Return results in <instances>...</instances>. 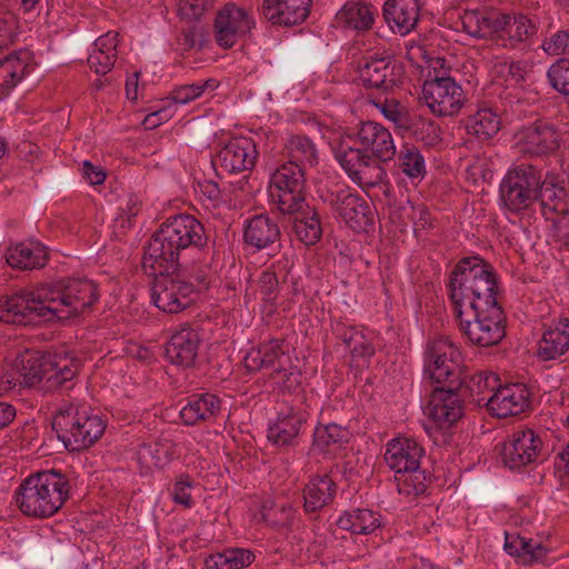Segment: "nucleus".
Here are the masks:
<instances>
[{
	"label": "nucleus",
	"mask_w": 569,
	"mask_h": 569,
	"mask_svg": "<svg viewBox=\"0 0 569 569\" xmlns=\"http://www.w3.org/2000/svg\"><path fill=\"white\" fill-rule=\"evenodd\" d=\"M498 274L480 254L453 266L447 291L462 336L480 348L498 346L506 337V313L497 300Z\"/></svg>",
	"instance_id": "1"
},
{
	"label": "nucleus",
	"mask_w": 569,
	"mask_h": 569,
	"mask_svg": "<svg viewBox=\"0 0 569 569\" xmlns=\"http://www.w3.org/2000/svg\"><path fill=\"white\" fill-rule=\"evenodd\" d=\"M98 299L93 281L68 278L0 299V322L33 326L53 319L67 320L90 312Z\"/></svg>",
	"instance_id": "2"
},
{
	"label": "nucleus",
	"mask_w": 569,
	"mask_h": 569,
	"mask_svg": "<svg viewBox=\"0 0 569 569\" xmlns=\"http://www.w3.org/2000/svg\"><path fill=\"white\" fill-rule=\"evenodd\" d=\"M178 214L170 216L152 236L142 257V269L156 277L152 300L162 311L178 313Z\"/></svg>",
	"instance_id": "3"
},
{
	"label": "nucleus",
	"mask_w": 569,
	"mask_h": 569,
	"mask_svg": "<svg viewBox=\"0 0 569 569\" xmlns=\"http://www.w3.org/2000/svg\"><path fill=\"white\" fill-rule=\"evenodd\" d=\"M68 476L57 469L27 477L14 492L18 509L27 517L46 519L54 516L70 498Z\"/></svg>",
	"instance_id": "4"
},
{
	"label": "nucleus",
	"mask_w": 569,
	"mask_h": 569,
	"mask_svg": "<svg viewBox=\"0 0 569 569\" xmlns=\"http://www.w3.org/2000/svg\"><path fill=\"white\" fill-rule=\"evenodd\" d=\"M207 243L203 224L191 214L180 213V297L208 289Z\"/></svg>",
	"instance_id": "5"
},
{
	"label": "nucleus",
	"mask_w": 569,
	"mask_h": 569,
	"mask_svg": "<svg viewBox=\"0 0 569 569\" xmlns=\"http://www.w3.org/2000/svg\"><path fill=\"white\" fill-rule=\"evenodd\" d=\"M51 427L68 451L78 452L91 447L103 435L106 422L86 407L64 403L53 415Z\"/></svg>",
	"instance_id": "6"
},
{
	"label": "nucleus",
	"mask_w": 569,
	"mask_h": 569,
	"mask_svg": "<svg viewBox=\"0 0 569 569\" xmlns=\"http://www.w3.org/2000/svg\"><path fill=\"white\" fill-rule=\"evenodd\" d=\"M541 169L531 163H520L510 168L499 184V197L505 209L521 213L537 203V190Z\"/></svg>",
	"instance_id": "7"
},
{
	"label": "nucleus",
	"mask_w": 569,
	"mask_h": 569,
	"mask_svg": "<svg viewBox=\"0 0 569 569\" xmlns=\"http://www.w3.org/2000/svg\"><path fill=\"white\" fill-rule=\"evenodd\" d=\"M269 194L279 213H293L307 202V179L305 168L287 161L270 176Z\"/></svg>",
	"instance_id": "8"
},
{
	"label": "nucleus",
	"mask_w": 569,
	"mask_h": 569,
	"mask_svg": "<svg viewBox=\"0 0 569 569\" xmlns=\"http://www.w3.org/2000/svg\"><path fill=\"white\" fill-rule=\"evenodd\" d=\"M336 219L346 223L355 232H368L375 223V209L359 193L350 188L329 191L325 198Z\"/></svg>",
	"instance_id": "9"
},
{
	"label": "nucleus",
	"mask_w": 569,
	"mask_h": 569,
	"mask_svg": "<svg viewBox=\"0 0 569 569\" xmlns=\"http://www.w3.org/2000/svg\"><path fill=\"white\" fill-rule=\"evenodd\" d=\"M461 352L449 337L430 341L425 352V377L437 385L455 382L462 372Z\"/></svg>",
	"instance_id": "10"
},
{
	"label": "nucleus",
	"mask_w": 569,
	"mask_h": 569,
	"mask_svg": "<svg viewBox=\"0 0 569 569\" xmlns=\"http://www.w3.org/2000/svg\"><path fill=\"white\" fill-rule=\"evenodd\" d=\"M422 86V98L430 111L439 117L457 114L463 106L465 92L459 83L446 72H437Z\"/></svg>",
	"instance_id": "11"
},
{
	"label": "nucleus",
	"mask_w": 569,
	"mask_h": 569,
	"mask_svg": "<svg viewBox=\"0 0 569 569\" xmlns=\"http://www.w3.org/2000/svg\"><path fill=\"white\" fill-rule=\"evenodd\" d=\"M542 447L540 435L531 428L517 429L509 440L497 445L503 465L510 469H519L536 462Z\"/></svg>",
	"instance_id": "12"
},
{
	"label": "nucleus",
	"mask_w": 569,
	"mask_h": 569,
	"mask_svg": "<svg viewBox=\"0 0 569 569\" xmlns=\"http://www.w3.org/2000/svg\"><path fill=\"white\" fill-rule=\"evenodd\" d=\"M515 139L520 152L529 157H546L560 147L556 127L542 119L520 127L515 133Z\"/></svg>",
	"instance_id": "13"
},
{
	"label": "nucleus",
	"mask_w": 569,
	"mask_h": 569,
	"mask_svg": "<svg viewBox=\"0 0 569 569\" xmlns=\"http://www.w3.org/2000/svg\"><path fill=\"white\" fill-rule=\"evenodd\" d=\"M254 26L253 18L243 8L229 2L217 12L213 22L214 40L221 48H232L240 38L250 33Z\"/></svg>",
	"instance_id": "14"
},
{
	"label": "nucleus",
	"mask_w": 569,
	"mask_h": 569,
	"mask_svg": "<svg viewBox=\"0 0 569 569\" xmlns=\"http://www.w3.org/2000/svg\"><path fill=\"white\" fill-rule=\"evenodd\" d=\"M213 6V0H180V36L183 37L184 50H200L208 34L204 21L206 12Z\"/></svg>",
	"instance_id": "15"
},
{
	"label": "nucleus",
	"mask_w": 569,
	"mask_h": 569,
	"mask_svg": "<svg viewBox=\"0 0 569 569\" xmlns=\"http://www.w3.org/2000/svg\"><path fill=\"white\" fill-rule=\"evenodd\" d=\"M358 74L366 89L387 93L399 83L402 68L391 59L368 56L359 60Z\"/></svg>",
	"instance_id": "16"
},
{
	"label": "nucleus",
	"mask_w": 569,
	"mask_h": 569,
	"mask_svg": "<svg viewBox=\"0 0 569 569\" xmlns=\"http://www.w3.org/2000/svg\"><path fill=\"white\" fill-rule=\"evenodd\" d=\"M257 158L258 151L251 138L234 137L218 151L212 164L227 173L237 174L251 171L256 166Z\"/></svg>",
	"instance_id": "17"
},
{
	"label": "nucleus",
	"mask_w": 569,
	"mask_h": 569,
	"mask_svg": "<svg viewBox=\"0 0 569 569\" xmlns=\"http://www.w3.org/2000/svg\"><path fill=\"white\" fill-rule=\"evenodd\" d=\"M348 176L360 186L375 187L387 176L386 170L362 148L349 147L337 156Z\"/></svg>",
	"instance_id": "18"
},
{
	"label": "nucleus",
	"mask_w": 569,
	"mask_h": 569,
	"mask_svg": "<svg viewBox=\"0 0 569 569\" xmlns=\"http://www.w3.org/2000/svg\"><path fill=\"white\" fill-rule=\"evenodd\" d=\"M430 395L428 416L440 429L453 426L463 415L465 400L453 383L440 385Z\"/></svg>",
	"instance_id": "19"
},
{
	"label": "nucleus",
	"mask_w": 569,
	"mask_h": 569,
	"mask_svg": "<svg viewBox=\"0 0 569 569\" xmlns=\"http://www.w3.org/2000/svg\"><path fill=\"white\" fill-rule=\"evenodd\" d=\"M291 363L284 341L271 339L251 348L244 357V366L250 372H258L263 369H273L272 379H278L286 366Z\"/></svg>",
	"instance_id": "20"
},
{
	"label": "nucleus",
	"mask_w": 569,
	"mask_h": 569,
	"mask_svg": "<svg viewBox=\"0 0 569 569\" xmlns=\"http://www.w3.org/2000/svg\"><path fill=\"white\" fill-rule=\"evenodd\" d=\"M281 230L269 213H259L247 219L242 229L243 243L254 251L280 250Z\"/></svg>",
	"instance_id": "21"
},
{
	"label": "nucleus",
	"mask_w": 569,
	"mask_h": 569,
	"mask_svg": "<svg viewBox=\"0 0 569 569\" xmlns=\"http://www.w3.org/2000/svg\"><path fill=\"white\" fill-rule=\"evenodd\" d=\"M356 137L361 148L379 164L391 160L396 154L391 133L376 121H361L356 128Z\"/></svg>",
	"instance_id": "22"
},
{
	"label": "nucleus",
	"mask_w": 569,
	"mask_h": 569,
	"mask_svg": "<svg viewBox=\"0 0 569 569\" xmlns=\"http://www.w3.org/2000/svg\"><path fill=\"white\" fill-rule=\"evenodd\" d=\"M488 411L497 418L522 413L530 406V392L525 385L511 383L497 388L487 399Z\"/></svg>",
	"instance_id": "23"
},
{
	"label": "nucleus",
	"mask_w": 569,
	"mask_h": 569,
	"mask_svg": "<svg viewBox=\"0 0 569 569\" xmlns=\"http://www.w3.org/2000/svg\"><path fill=\"white\" fill-rule=\"evenodd\" d=\"M563 181L556 172L548 171L545 176L540 174V186L537 190V202L540 206V212L546 220L555 221V216H566L569 211L567 189Z\"/></svg>",
	"instance_id": "24"
},
{
	"label": "nucleus",
	"mask_w": 569,
	"mask_h": 569,
	"mask_svg": "<svg viewBox=\"0 0 569 569\" xmlns=\"http://www.w3.org/2000/svg\"><path fill=\"white\" fill-rule=\"evenodd\" d=\"M456 390L459 391L465 402L476 405L477 407H487V399L499 387V378L492 372H477L468 376L461 372L458 379L452 382Z\"/></svg>",
	"instance_id": "25"
},
{
	"label": "nucleus",
	"mask_w": 569,
	"mask_h": 569,
	"mask_svg": "<svg viewBox=\"0 0 569 569\" xmlns=\"http://www.w3.org/2000/svg\"><path fill=\"white\" fill-rule=\"evenodd\" d=\"M423 456L425 449L418 441L402 437L387 443L385 461L397 473L418 468Z\"/></svg>",
	"instance_id": "26"
},
{
	"label": "nucleus",
	"mask_w": 569,
	"mask_h": 569,
	"mask_svg": "<svg viewBox=\"0 0 569 569\" xmlns=\"http://www.w3.org/2000/svg\"><path fill=\"white\" fill-rule=\"evenodd\" d=\"M311 0H263L261 13L273 24L295 26L310 12Z\"/></svg>",
	"instance_id": "27"
},
{
	"label": "nucleus",
	"mask_w": 569,
	"mask_h": 569,
	"mask_svg": "<svg viewBox=\"0 0 569 569\" xmlns=\"http://www.w3.org/2000/svg\"><path fill=\"white\" fill-rule=\"evenodd\" d=\"M306 422V412L293 409L280 412L274 422L269 425L267 438L276 447H293Z\"/></svg>",
	"instance_id": "28"
},
{
	"label": "nucleus",
	"mask_w": 569,
	"mask_h": 569,
	"mask_svg": "<svg viewBox=\"0 0 569 569\" xmlns=\"http://www.w3.org/2000/svg\"><path fill=\"white\" fill-rule=\"evenodd\" d=\"M463 30L471 37L478 39H496L506 26L505 17L498 12L482 10H466L461 16Z\"/></svg>",
	"instance_id": "29"
},
{
	"label": "nucleus",
	"mask_w": 569,
	"mask_h": 569,
	"mask_svg": "<svg viewBox=\"0 0 569 569\" xmlns=\"http://www.w3.org/2000/svg\"><path fill=\"white\" fill-rule=\"evenodd\" d=\"M7 263L18 270L42 269L49 261L46 246L38 241L18 242L7 248Z\"/></svg>",
	"instance_id": "30"
},
{
	"label": "nucleus",
	"mask_w": 569,
	"mask_h": 569,
	"mask_svg": "<svg viewBox=\"0 0 569 569\" xmlns=\"http://www.w3.org/2000/svg\"><path fill=\"white\" fill-rule=\"evenodd\" d=\"M180 421L186 426H194L214 417L221 408V400L212 393H192L180 399Z\"/></svg>",
	"instance_id": "31"
},
{
	"label": "nucleus",
	"mask_w": 569,
	"mask_h": 569,
	"mask_svg": "<svg viewBox=\"0 0 569 569\" xmlns=\"http://www.w3.org/2000/svg\"><path fill=\"white\" fill-rule=\"evenodd\" d=\"M419 0H387L383 17L390 28L401 36L408 34L419 20Z\"/></svg>",
	"instance_id": "32"
},
{
	"label": "nucleus",
	"mask_w": 569,
	"mask_h": 569,
	"mask_svg": "<svg viewBox=\"0 0 569 569\" xmlns=\"http://www.w3.org/2000/svg\"><path fill=\"white\" fill-rule=\"evenodd\" d=\"M54 353L40 350H26L18 358V369L22 380L21 385L32 388L42 385L48 369L52 366Z\"/></svg>",
	"instance_id": "33"
},
{
	"label": "nucleus",
	"mask_w": 569,
	"mask_h": 569,
	"mask_svg": "<svg viewBox=\"0 0 569 569\" xmlns=\"http://www.w3.org/2000/svg\"><path fill=\"white\" fill-rule=\"evenodd\" d=\"M51 367L47 371L42 389L46 391H69L76 386L79 362L69 357L54 353Z\"/></svg>",
	"instance_id": "34"
},
{
	"label": "nucleus",
	"mask_w": 569,
	"mask_h": 569,
	"mask_svg": "<svg viewBox=\"0 0 569 569\" xmlns=\"http://www.w3.org/2000/svg\"><path fill=\"white\" fill-rule=\"evenodd\" d=\"M33 70L29 51L20 50L0 59V96H8Z\"/></svg>",
	"instance_id": "35"
},
{
	"label": "nucleus",
	"mask_w": 569,
	"mask_h": 569,
	"mask_svg": "<svg viewBox=\"0 0 569 569\" xmlns=\"http://www.w3.org/2000/svg\"><path fill=\"white\" fill-rule=\"evenodd\" d=\"M293 213H281L288 216L292 223V230L299 241L306 246H313L320 241L322 237V224L320 216L315 207H310L308 202Z\"/></svg>",
	"instance_id": "36"
},
{
	"label": "nucleus",
	"mask_w": 569,
	"mask_h": 569,
	"mask_svg": "<svg viewBox=\"0 0 569 569\" xmlns=\"http://www.w3.org/2000/svg\"><path fill=\"white\" fill-rule=\"evenodd\" d=\"M337 483L328 475L313 476L303 490V509L315 513L331 505L336 498Z\"/></svg>",
	"instance_id": "37"
},
{
	"label": "nucleus",
	"mask_w": 569,
	"mask_h": 569,
	"mask_svg": "<svg viewBox=\"0 0 569 569\" xmlns=\"http://www.w3.org/2000/svg\"><path fill=\"white\" fill-rule=\"evenodd\" d=\"M349 436L348 429L338 423H319L313 431L311 451L317 450L325 458H333L349 441Z\"/></svg>",
	"instance_id": "38"
},
{
	"label": "nucleus",
	"mask_w": 569,
	"mask_h": 569,
	"mask_svg": "<svg viewBox=\"0 0 569 569\" xmlns=\"http://www.w3.org/2000/svg\"><path fill=\"white\" fill-rule=\"evenodd\" d=\"M336 525L353 535H370L381 527V515L367 508H355L345 511Z\"/></svg>",
	"instance_id": "39"
},
{
	"label": "nucleus",
	"mask_w": 569,
	"mask_h": 569,
	"mask_svg": "<svg viewBox=\"0 0 569 569\" xmlns=\"http://www.w3.org/2000/svg\"><path fill=\"white\" fill-rule=\"evenodd\" d=\"M118 33L108 32L93 42V50L88 57V64L97 74H107L117 58Z\"/></svg>",
	"instance_id": "40"
},
{
	"label": "nucleus",
	"mask_w": 569,
	"mask_h": 569,
	"mask_svg": "<svg viewBox=\"0 0 569 569\" xmlns=\"http://www.w3.org/2000/svg\"><path fill=\"white\" fill-rule=\"evenodd\" d=\"M503 17L507 23L499 33L498 39V42L503 47L513 48L518 43L525 42L533 37L538 31L537 24L527 16L519 14L510 17L503 14Z\"/></svg>",
	"instance_id": "41"
},
{
	"label": "nucleus",
	"mask_w": 569,
	"mask_h": 569,
	"mask_svg": "<svg viewBox=\"0 0 569 569\" xmlns=\"http://www.w3.org/2000/svg\"><path fill=\"white\" fill-rule=\"evenodd\" d=\"M465 129L468 134L487 141L500 130V117L489 108L479 109L465 120Z\"/></svg>",
	"instance_id": "42"
},
{
	"label": "nucleus",
	"mask_w": 569,
	"mask_h": 569,
	"mask_svg": "<svg viewBox=\"0 0 569 569\" xmlns=\"http://www.w3.org/2000/svg\"><path fill=\"white\" fill-rule=\"evenodd\" d=\"M254 555L243 548H228L221 552L211 553L203 559L206 569H242L250 566Z\"/></svg>",
	"instance_id": "43"
},
{
	"label": "nucleus",
	"mask_w": 569,
	"mask_h": 569,
	"mask_svg": "<svg viewBox=\"0 0 569 569\" xmlns=\"http://www.w3.org/2000/svg\"><path fill=\"white\" fill-rule=\"evenodd\" d=\"M403 131L425 147L433 148L441 143V129L431 119L421 116H411Z\"/></svg>",
	"instance_id": "44"
},
{
	"label": "nucleus",
	"mask_w": 569,
	"mask_h": 569,
	"mask_svg": "<svg viewBox=\"0 0 569 569\" xmlns=\"http://www.w3.org/2000/svg\"><path fill=\"white\" fill-rule=\"evenodd\" d=\"M297 510L286 502L267 499L261 506V517L266 523L277 529L290 530L296 519Z\"/></svg>",
	"instance_id": "45"
},
{
	"label": "nucleus",
	"mask_w": 569,
	"mask_h": 569,
	"mask_svg": "<svg viewBox=\"0 0 569 569\" xmlns=\"http://www.w3.org/2000/svg\"><path fill=\"white\" fill-rule=\"evenodd\" d=\"M398 492L407 497H418L427 491L430 476L427 471L418 468L395 473Z\"/></svg>",
	"instance_id": "46"
},
{
	"label": "nucleus",
	"mask_w": 569,
	"mask_h": 569,
	"mask_svg": "<svg viewBox=\"0 0 569 569\" xmlns=\"http://www.w3.org/2000/svg\"><path fill=\"white\" fill-rule=\"evenodd\" d=\"M136 455L141 473H148L153 468L163 467L173 459V453L169 452L162 443H142L138 447Z\"/></svg>",
	"instance_id": "47"
},
{
	"label": "nucleus",
	"mask_w": 569,
	"mask_h": 569,
	"mask_svg": "<svg viewBox=\"0 0 569 569\" xmlns=\"http://www.w3.org/2000/svg\"><path fill=\"white\" fill-rule=\"evenodd\" d=\"M568 349L569 335L550 328L543 332L538 343L537 355L540 360L549 361L565 355Z\"/></svg>",
	"instance_id": "48"
},
{
	"label": "nucleus",
	"mask_w": 569,
	"mask_h": 569,
	"mask_svg": "<svg viewBox=\"0 0 569 569\" xmlns=\"http://www.w3.org/2000/svg\"><path fill=\"white\" fill-rule=\"evenodd\" d=\"M337 18L347 28L368 30L373 23V13L369 6L359 2L346 3L338 12Z\"/></svg>",
	"instance_id": "49"
},
{
	"label": "nucleus",
	"mask_w": 569,
	"mask_h": 569,
	"mask_svg": "<svg viewBox=\"0 0 569 569\" xmlns=\"http://www.w3.org/2000/svg\"><path fill=\"white\" fill-rule=\"evenodd\" d=\"M289 161H295L305 168L306 163H317V149L312 140L302 134H292L284 144Z\"/></svg>",
	"instance_id": "50"
},
{
	"label": "nucleus",
	"mask_w": 569,
	"mask_h": 569,
	"mask_svg": "<svg viewBox=\"0 0 569 569\" xmlns=\"http://www.w3.org/2000/svg\"><path fill=\"white\" fill-rule=\"evenodd\" d=\"M201 338L198 331L188 325L180 328V368L199 369L197 358Z\"/></svg>",
	"instance_id": "51"
},
{
	"label": "nucleus",
	"mask_w": 569,
	"mask_h": 569,
	"mask_svg": "<svg viewBox=\"0 0 569 569\" xmlns=\"http://www.w3.org/2000/svg\"><path fill=\"white\" fill-rule=\"evenodd\" d=\"M398 167L411 180H422L427 173L425 158L413 146L402 147L398 154Z\"/></svg>",
	"instance_id": "52"
},
{
	"label": "nucleus",
	"mask_w": 569,
	"mask_h": 569,
	"mask_svg": "<svg viewBox=\"0 0 569 569\" xmlns=\"http://www.w3.org/2000/svg\"><path fill=\"white\" fill-rule=\"evenodd\" d=\"M547 78L552 89L569 97V59L560 58L547 71Z\"/></svg>",
	"instance_id": "53"
},
{
	"label": "nucleus",
	"mask_w": 569,
	"mask_h": 569,
	"mask_svg": "<svg viewBox=\"0 0 569 569\" xmlns=\"http://www.w3.org/2000/svg\"><path fill=\"white\" fill-rule=\"evenodd\" d=\"M19 20L10 11L0 13V49L11 47L18 36Z\"/></svg>",
	"instance_id": "54"
},
{
	"label": "nucleus",
	"mask_w": 569,
	"mask_h": 569,
	"mask_svg": "<svg viewBox=\"0 0 569 569\" xmlns=\"http://www.w3.org/2000/svg\"><path fill=\"white\" fill-rule=\"evenodd\" d=\"M541 48L549 56H569V28L560 29L546 38Z\"/></svg>",
	"instance_id": "55"
},
{
	"label": "nucleus",
	"mask_w": 569,
	"mask_h": 569,
	"mask_svg": "<svg viewBox=\"0 0 569 569\" xmlns=\"http://www.w3.org/2000/svg\"><path fill=\"white\" fill-rule=\"evenodd\" d=\"M348 350L350 351L352 359H361L367 365H369L370 359L376 352L373 345L362 332L353 339V343L348 348Z\"/></svg>",
	"instance_id": "56"
},
{
	"label": "nucleus",
	"mask_w": 569,
	"mask_h": 569,
	"mask_svg": "<svg viewBox=\"0 0 569 569\" xmlns=\"http://www.w3.org/2000/svg\"><path fill=\"white\" fill-rule=\"evenodd\" d=\"M376 106L380 109L382 114L390 121H392L399 129H402L406 127L410 119V114L407 112H403L399 108V103L395 102L393 100L389 102L386 100L382 103H376Z\"/></svg>",
	"instance_id": "57"
},
{
	"label": "nucleus",
	"mask_w": 569,
	"mask_h": 569,
	"mask_svg": "<svg viewBox=\"0 0 569 569\" xmlns=\"http://www.w3.org/2000/svg\"><path fill=\"white\" fill-rule=\"evenodd\" d=\"M260 292L266 301H272L279 288L278 277L272 270H264L259 278Z\"/></svg>",
	"instance_id": "58"
},
{
	"label": "nucleus",
	"mask_w": 569,
	"mask_h": 569,
	"mask_svg": "<svg viewBox=\"0 0 569 569\" xmlns=\"http://www.w3.org/2000/svg\"><path fill=\"white\" fill-rule=\"evenodd\" d=\"M281 379L280 389L282 391H295L301 385V373L297 369H295L291 365L288 370L286 367V371L279 376L277 380Z\"/></svg>",
	"instance_id": "59"
},
{
	"label": "nucleus",
	"mask_w": 569,
	"mask_h": 569,
	"mask_svg": "<svg viewBox=\"0 0 569 569\" xmlns=\"http://www.w3.org/2000/svg\"><path fill=\"white\" fill-rule=\"evenodd\" d=\"M206 87L207 82L180 84V106L187 104L201 97L206 90Z\"/></svg>",
	"instance_id": "60"
},
{
	"label": "nucleus",
	"mask_w": 569,
	"mask_h": 569,
	"mask_svg": "<svg viewBox=\"0 0 569 569\" xmlns=\"http://www.w3.org/2000/svg\"><path fill=\"white\" fill-rule=\"evenodd\" d=\"M194 481L193 479L186 475H180V506L186 508H191L194 506V499L191 492H188L187 489H193Z\"/></svg>",
	"instance_id": "61"
},
{
	"label": "nucleus",
	"mask_w": 569,
	"mask_h": 569,
	"mask_svg": "<svg viewBox=\"0 0 569 569\" xmlns=\"http://www.w3.org/2000/svg\"><path fill=\"white\" fill-rule=\"evenodd\" d=\"M82 176L91 184H101L106 180V172L100 167L93 166L88 160H86L82 164Z\"/></svg>",
	"instance_id": "62"
},
{
	"label": "nucleus",
	"mask_w": 569,
	"mask_h": 569,
	"mask_svg": "<svg viewBox=\"0 0 569 569\" xmlns=\"http://www.w3.org/2000/svg\"><path fill=\"white\" fill-rule=\"evenodd\" d=\"M506 66L508 69V81L512 84H521L526 80L527 66L523 61H511Z\"/></svg>",
	"instance_id": "63"
},
{
	"label": "nucleus",
	"mask_w": 569,
	"mask_h": 569,
	"mask_svg": "<svg viewBox=\"0 0 569 569\" xmlns=\"http://www.w3.org/2000/svg\"><path fill=\"white\" fill-rule=\"evenodd\" d=\"M336 337L346 346L348 349L353 343V339L361 332L353 327H347L343 323H338L333 330Z\"/></svg>",
	"instance_id": "64"
}]
</instances>
